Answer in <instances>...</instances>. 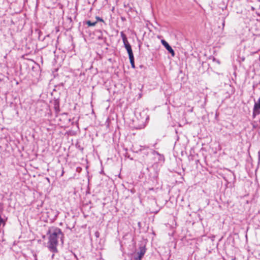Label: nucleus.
Listing matches in <instances>:
<instances>
[{"label": "nucleus", "instance_id": "1", "mask_svg": "<svg viewBox=\"0 0 260 260\" xmlns=\"http://www.w3.org/2000/svg\"><path fill=\"white\" fill-rule=\"evenodd\" d=\"M64 235L60 229L58 228H50V251L53 253L57 252V245L58 244V239H60L63 243V238Z\"/></svg>", "mask_w": 260, "mask_h": 260}, {"label": "nucleus", "instance_id": "2", "mask_svg": "<svg viewBox=\"0 0 260 260\" xmlns=\"http://www.w3.org/2000/svg\"><path fill=\"white\" fill-rule=\"evenodd\" d=\"M135 114L137 119L140 122V124L136 127V128L139 129L144 128L146 126L147 121L149 119V116L144 110L141 112L136 111Z\"/></svg>", "mask_w": 260, "mask_h": 260}, {"label": "nucleus", "instance_id": "3", "mask_svg": "<svg viewBox=\"0 0 260 260\" xmlns=\"http://www.w3.org/2000/svg\"><path fill=\"white\" fill-rule=\"evenodd\" d=\"M139 251L137 252V255L134 257V259L142 260L146 251V248L145 245L141 244L139 247Z\"/></svg>", "mask_w": 260, "mask_h": 260}, {"label": "nucleus", "instance_id": "4", "mask_svg": "<svg viewBox=\"0 0 260 260\" xmlns=\"http://www.w3.org/2000/svg\"><path fill=\"white\" fill-rule=\"evenodd\" d=\"M53 106L55 114H57L60 112L59 98H54L53 100L50 101V107Z\"/></svg>", "mask_w": 260, "mask_h": 260}, {"label": "nucleus", "instance_id": "5", "mask_svg": "<svg viewBox=\"0 0 260 260\" xmlns=\"http://www.w3.org/2000/svg\"><path fill=\"white\" fill-rule=\"evenodd\" d=\"M161 43L166 48V49L168 51V52L171 54L172 56H175V53L174 50L165 40L162 39L161 40Z\"/></svg>", "mask_w": 260, "mask_h": 260}, {"label": "nucleus", "instance_id": "6", "mask_svg": "<svg viewBox=\"0 0 260 260\" xmlns=\"http://www.w3.org/2000/svg\"><path fill=\"white\" fill-rule=\"evenodd\" d=\"M229 171L230 172V174L228 175L229 179L226 178L225 177H223V179L224 180V181H226V182L228 184H229L231 183V182H230L229 181V180H232L233 183L234 184L235 182L236 181V175L233 172L231 171L230 170H229Z\"/></svg>", "mask_w": 260, "mask_h": 260}, {"label": "nucleus", "instance_id": "7", "mask_svg": "<svg viewBox=\"0 0 260 260\" xmlns=\"http://www.w3.org/2000/svg\"><path fill=\"white\" fill-rule=\"evenodd\" d=\"M154 156H157L158 162H164L165 161V157L164 155L159 153L158 151L153 150L152 152Z\"/></svg>", "mask_w": 260, "mask_h": 260}, {"label": "nucleus", "instance_id": "8", "mask_svg": "<svg viewBox=\"0 0 260 260\" xmlns=\"http://www.w3.org/2000/svg\"><path fill=\"white\" fill-rule=\"evenodd\" d=\"M97 33L99 34L98 36V39L99 40H103L104 42L107 41V38L103 36V32L101 30H98L96 31Z\"/></svg>", "mask_w": 260, "mask_h": 260}, {"label": "nucleus", "instance_id": "9", "mask_svg": "<svg viewBox=\"0 0 260 260\" xmlns=\"http://www.w3.org/2000/svg\"><path fill=\"white\" fill-rule=\"evenodd\" d=\"M260 114V109L257 108H255V106H253V111H252V118H255L256 116L259 115Z\"/></svg>", "mask_w": 260, "mask_h": 260}, {"label": "nucleus", "instance_id": "10", "mask_svg": "<svg viewBox=\"0 0 260 260\" xmlns=\"http://www.w3.org/2000/svg\"><path fill=\"white\" fill-rule=\"evenodd\" d=\"M120 36L122 40L123 43L128 41L126 36L123 31L120 32Z\"/></svg>", "mask_w": 260, "mask_h": 260}, {"label": "nucleus", "instance_id": "11", "mask_svg": "<svg viewBox=\"0 0 260 260\" xmlns=\"http://www.w3.org/2000/svg\"><path fill=\"white\" fill-rule=\"evenodd\" d=\"M126 51L128 53L129 58L134 57V53H133V50H132V48Z\"/></svg>", "mask_w": 260, "mask_h": 260}, {"label": "nucleus", "instance_id": "12", "mask_svg": "<svg viewBox=\"0 0 260 260\" xmlns=\"http://www.w3.org/2000/svg\"><path fill=\"white\" fill-rule=\"evenodd\" d=\"M97 22L96 21H94V22H92L90 20H87L86 22V24L88 25V26H94L96 24Z\"/></svg>", "mask_w": 260, "mask_h": 260}, {"label": "nucleus", "instance_id": "13", "mask_svg": "<svg viewBox=\"0 0 260 260\" xmlns=\"http://www.w3.org/2000/svg\"><path fill=\"white\" fill-rule=\"evenodd\" d=\"M124 47L126 50L132 48L131 45L129 44L128 41L123 43Z\"/></svg>", "mask_w": 260, "mask_h": 260}, {"label": "nucleus", "instance_id": "14", "mask_svg": "<svg viewBox=\"0 0 260 260\" xmlns=\"http://www.w3.org/2000/svg\"><path fill=\"white\" fill-rule=\"evenodd\" d=\"M129 62H130V63H131V67L133 69H135L136 68V66H135V57L129 58Z\"/></svg>", "mask_w": 260, "mask_h": 260}, {"label": "nucleus", "instance_id": "15", "mask_svg": "<svg viewBox=\"0 0 260 260\" xmlns=\"http://www.w3.org/2000/svg\"><path fill=\"white\" fill-rule=\"evenodd\" d=\"M58 70V68H55L52 71V75L53 76V78H55L57 76H58V74L57 73Z\"/></svg>", "mask_w": 260, "mask_h": 260}, {"label": "nucleus", "instance_id": "16", "mask_svg": "<svg viewBox=\"0 0 260 260\" xmlns=\"http://www.w3.org/2000/svg\"><path fill=\"white\" fill-rule=\"evenodd\" d=\"M95 18H96V22H97V21H101V22H104V23H105V22H104V20L103 19V18H101V17H99V16H96V17H95Z\"/></svg>", "mask_w": 260, "mask_h": 260}, {"label": "nucleus", "instance_id": "17", "mask_svg": "<svg viewBox=\"0 0 260 260\" xmlns=\"http://www.w3.org/2000/svg\"><path fill=\"white\" fill-rule=\"evenodd\" d=\"M94 235H95V236L96 238H99V236H100V233H99V232H98V231H97V232H96L95 233V234H94Z\"/></svg>", "mask_w": 260, "mask_h": 260}, {"label": "nucleus", "instance_id": "18", "mask_svg": "<svg viewBox=\"0 0 260 260\" xmlns=\"http://www.w3.org/2000/svg\"><path fill=\"white\" fill-rule=\"evenodd\" d=\"M215 238V236L214 235H212L211 237H210V239L212 241H213L214 240V239Z\"/></svg>", "mask_w": 260, "mask_h": 260}, {"label": "nucleus", "instance_id": "19", "mask_svg": "<svg viewBox=\"0 0 260 260\" xmlns=\"http://www.w3.org/2000/svg\"><path fill=\"white\" fill-rule=\"evenodd\" d=\"M225 17L223 18V22H222V26H224V24H225Z\"/></svg>", "mask_w": 260, "mask_h": 260}, {"label": "nucleus", "instance_id": "20", "mask_svg": "<svg viewBox=\"0 0 260 260\" xmlns=\"http://www.w3.org/2000/svg\"><path fill=\"white\" fill-rule=\"evenodd\" d=\"M57 214H56V215H55L54 218H53V219H52V221H51L52 222H53V221L55 219V218L57 217Z\"/></svg>", "mask_w": 260, "mask_h": 260}, {"label": "nucleus", "instance_id": "21", "mask_svg": "<svg viewBox=\"0 0 260 260\" xmlns=\"http://www.w3.org/2000/svg\"><path fill=\"white\" fill-rule=\"evenodd\" d=\"M63 173H64V171H63V169H62V171H61V175H60V176H62L63 175Z\"/></svg>", "mask_w": 260, "mask_h": 260}, {"label": "nucleus", "instance_id": "22", "mask_svg": "<svg viewBox=\"0 0 260 260\" xmlns=\"http://www.w3.org/2000/svg\"><path fill=\"white\" fill-rule=\"evenodd\" d=\"M51 213H54V211H53V210H51V211H50V214Z\"/></svg>", "mask_w": 260, "mask_h": 260}, {"label": "nucleus", "instance_id": "23", "mask_svg": "<svg viewBox=\"0 0 260 260\" xmlns=\"http://www.w3.org/2000/svg\"><path fill=\"white\" fill-rule=\"evenodd\" d=\"M143 65H140V68H143Z\"/></svg>", "mask_w": 260, "mask_h": 260}, {"label": "nucleus", "instance_id": "24", "mask_svg": "<svg viewBox=\"0 0 260 260\" xmlns=\"http://www.w3.org/2000/svg\"><path fill=\"white\" fill-rule=\"evenodd\" d=\"M46 179H47V180H48V181L49 182V178L47 177V178H46Z\"/></svg>", "mask_w": 260, "mask_h": 260}, {"label": "nucleus", "instance_id": "25", "mask_svg": "<svg viewBox=\"0 0 260 260\" xmlns=\"http://www.w3.org/2000/svg\"><path fill=\"white\" fill-rule=\"evenodd\" d=\"M46 234H47V235L49 234V231H48L47 232V233H46Z\"/></svg>", "mask_w": 260, "mask_h": 260}, {"label": "nucleus", "instance_id": "26", "mask_svg": "<svg viewBox=\"0 0 260 260\" xmlns=\"http://www.w3.org/2000/svg\"><path fill=\"white\" fill-rule=\"evenodd\" d=\"M226 6H225V7H224V9H226ZM224 10V8H222V10Z\"/></svg>", "mask_w": 260, "mask_h": 260}, {"label": "nucleus", "instance_id": "27", "mask_svg": "<svg viewBox=\"0 0 260 260\" xmlns=\"http://www.w3.org/2000/svg\"><path fill=\"white\" fill-rule=\"evenodd\" d=\"M139 48H140V47H141V45H139Z\"/></svg>", "mask_w": 260, "mask_h": 260}, {"label": "nucleus", "instance_id": "28", "mask_svg": "<svg viewBox=\"0 0 260 260\" xmlns=\"http://www.w3.org/2000/svg\"><path fill=\"white\" fill-rule=\"evenodd\" d=\"M229 14L228 13L226 15H225V17L228 16Z\"/></svg>", "mask_w": 260, "mask_h": 260}, {"label": "nucleus", "instance_id": "29", "mask_svg": "<svg viewBox=\"0 0 260 260\" xmlns=\"http://www.w3.org/2000/svg\"><path fill=\"white\" fill-rule=\"evenodd\" d=\"M45 237V236H43V238H44Z\"/></svg>", "mask_w": 260, "mask_h": 260}]
</instances>
